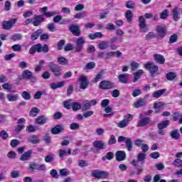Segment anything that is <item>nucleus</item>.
<instances>
[{"mask_svg":"<svg viewBox=\"0 0 182 182\" xmlns=\"http://www.w3.org/2000/svg\"><path fill=\"white\" fill-rule=\"evenodd\" d=\"M69 31L73 33V35H74V36H79L80 33H82L80 27H79V25L76 23L71 25L69 27Z\"/></svg>","mask_w":182,"mask_h":182,"instance_id":"11","label":"nucleus"},{"mask_svg":"<svg viewBox=\"0 0 182 182\" xmlns=\"http://www.w3.org/2000/svg\"><path fill=\"white\" fill-rule=\"evenodd\" d=\"M126 6L129 9H133L136 6V4H134V1H127Z\"/></svg>","mask_w":182,"mask_h":182,"instance_id":"64","label":"nucleus"},{"mask_svg":"<svg viewBox=\"0 0 182 182\" xmlns=\"http://www.w3.org/2000/svg\"><path fill=\"white\" fill-rule=\"evenodd\" d=\"M170 124V121L168 120H165L159 124H158V129H164Z\"/></svg>","mask_w":182,"mask_h":182,"instance_id":"40","label":"nucleus"},{"mask_svg":"<svg viewBox=\"0 0 182 182\" xmlns=\"http://www.w3.org/2000/svg\"><path fill=\"white\" fill-rule=\"evenodd\" d=\"M11 178H19V177H21V173L19 171H17V170L12 171L11 173Z\"/></svg>","mask_w":182,"mask_h":182,"instance_id":"42","label":"nucleus"},{"mask_svg":"<svg viewBox=\"0 0 182 182\" xmlns=\"http://www.w3.org/2000/svg\"><path fill=\"white\" fill-rule=\"evenodd\" d=\"M41 112V109L38 107H33L31 109V110L29 112V114L31 117H36L38 116V114Z\"/></svg>","mask_w":182,"mask_h":182,"instance_id":"39","label":"nucleus"},{"mask_svg":"<svg viewBox=\"0 0 182 182\" xmlns=\"http://www.w3.org/2000/svg\"><path fill=\"white\" fill-rule=\"evenodd\" d=\"M36 52H38V53H41V52H42V44L38 43V44L33 45L29 49L28 53L30 55H33V53H36Z\"/></svg>","mask_w":182,"mask_h":182,"instance_id":"14","label":"nucleus"},{"mask_svg":"<svg viewBox=\"0 0 182 182\" xmlns=\"http://www.w3.org/2000/svg\"><path fill=\"white\" fill-rule=\"evenodd\" d=\"M133 12H132V10H127L125 13V18L128 22V23H132V21H133Z\"/></svg>","mask_w":182,"mask_h":182,"instance_id":"29","label":"nucleus"},{"mask_svg":"<svg viewBox=\"0 0 182 182\" xmlns=\"http://www.w3.org/2000/svg\"><path fill=\"white\" fill-rule=\"evenodd\" d=\"M63 130H65L63 126L58 124L54 127L53 129H51V133L52 134H59L60 133H62Z\"/></svg>","mask_w":182,"mask_h":182,"instance_id":"22","label":"nucleus"},{"mask_svg":"<svg viewBox=\"0 0 182 182\" xmlns=\"http://www.w3.org/2000/svg\"><path fill=\"white\" fill-rule=\"evenodd\" d=\"M146 154L141 152L137 155V159H134L131 164L132 166H134V167H136V174L140 175L141 174V171H143V169L140 166H139V163L140 164H144V160H146Z\"/></svg>","mask_w":182,"mask_h":182,"instance_id":"1","label":"nucleus"},{"mask_svg":"<svg viewBox=\"0 0 182 182\" xmlns=\"http://www.w3.org/2000/svg\"><path fill=\"white\" fill-rule=\"evenodd\" d=\"M16 18H11L9 21H4L2 23L3 29L6 31H9V29L12 28V26L16 23Z\"/></svg>","mask_w":182,"mask_h":182,"instance_id":"10","label":"nucleus"},{"mask_svg":"<svg viewBox=\"0 0 182 182\" xmlns=\"http://www.w3.org/2000/svg\"><path fill=\"white\" fill-rule=\"evenodd\" d=\"M144 68L146 70H149L151 77H156L159 75V66L156 65L153 62L148 61L144 65Z\"/></svg>","mask_w":182,"mask_h":182,"instance_id":"2","label":"nucleus"},{"mask_svg":"<svg viewBox=\"0 0 182 182\" xmlns=\"http://www.w3.org/2000/svg\"><path fill=\"white\" fill-rule=\"evenodd\" d=\"M58 63L62 66H68L69 65V60L65 57H58Z\"/></svg>","mask_w":182,"mask_h":182,"instance_id":"30","label":"nucleus"},{"mask_svg":"<svg viewBox=\"0 0 182 182\" xmlns=\"http://www.w3.org/2000/svg\"><path fill=\"white\" fill-rule=\"evenodd\" d=\"M181 12V9L180 7H176L172 10L171 15L173 16V19L176 22H177V21H180Z\"/></svg>","mask_w":182,"mask_h":182,"instance_id":"13","label":"nucleus"},{"mask_svg":"<svg viewBox=\"0 0 182 182\" xmlns=\"http://www.w3.org/2000/svg\"><path fill=\"white\" fill-rule=\"evenodd\" d=\"M100 89H102V90H109L110 89H113L114 87V83L107 81V80H103L101 81L100 85H99Z\"/></svg>","mask_w":182,"mask_h":182,"instance_id":"7","label":"nucleus"},{"mask_svg":"<svg viewBox=\"0 0 182 182\" xmlns=\"http://www.w3.org/2000/svg\"><path fill=\"white\" fill-rule=\"evenodd\" d=\"M70 174V171L68 170L67 168H63L60 170V176L62 177H66L67 176H69Z\"/></svg>","mask_w":182,"mask_h":182,"instance_id":"43","label":"nucleus"},{"mask_svg":"<svg viewBox=\"0 0 182 182\" xmlns=\"http://www.w3.org/2000/svg\"><path fill=\"white\" fill-rule=\"evenodd\" d=\"M65 42L66 41L65 40H60V41L58 42L57 46H58V50H62V49H63V46H64Z\"/></svg>","mask_w":182,"mask_h":182,"instance_id":"52","label":"nucleus"},{"mask_svg":"<svg viewBox=\"0 0 182 182\" xmlns=\"http://www.w3.org/2000/svg\"><path fill=\"white\" fill-rule=\"evenodd\" d=\"M21 97L24 100H31V99H32V95H31V93L28 91H23L21 94Z\"/></svg>","mask_w":182,"mask_h":182,"instance_id":"41","label":"nucleus"},{"mask_svg":"<svg viewBox=\"0 0 182 182\" xmlns=\"http://www.w3.org/2000/svg\"><path fill=\"white\" fill-rule=\"evenodd\" d=\"M99 49L101 50H105L109 48V42L107 41H101L98 45Z\"/></svg>","mask_w":182,"mask_h":182,"instance_id":"38","label":"nucleus"},{"mask_svg":"<svg viewBox=\"0 0 182 182\" xmlns=\"http://www.w3.org/2000/svg\"><path fill=\"white\" fill-rule=\"evenodd\" d=\"M103 76H105V72L104 71H101L100 73H98L95 78V82H99V80H100V79L103 78Z\"/></svg>","mask_w":182,"mask_h":182,"instance_id":"58","label":"nucleus"},{"mask_svg":"<svg viewBox=\"0 0 182 182\" xmlns=\"http://www.w3.org/2000/svg\"><path fill=\"white\" fill-rule=\"evenodd\" d=\"M177 75L174 73H168L166 74V79L167 80H174L176 79Z\"/></svg>","mask_w":182,"mask_h":182,"instance_id":"45","label":"nucleus"},{"mask_svg":"<svg viewBox=\"0 0 182 182\" xmlns=\"http://www.w3.org/2000/svg\"><path fill=\"white\" fill-rule=\"evenodd\" d=\"M55 156L53 155H48V156H46L45 157V162L46 163H52V161H53V159H54Z\"/></svg>","mask_w":182,"mask_h":182,"instance_id":"62","label":"nucleus"},{"mask_svg":"<svg viewBox=\"0 0 182 182\" xmlns=\"http://www.w3.org/2000/svg\"><path fill=\"white\" fill-rule=\"evenodd\" d=\"M48 68H50V71L55 77H59L62 75V68L53 62H50L48 63Z\"/></svg>","mask_w":182,"mask_h":182,"instance_id":"4","label":"nucleus"},{"mask_svg":"<svg viewBox=\"0 0 182 182\" xmlns=\"http://www.w3.org/2000/svg\"><path fill=\"white\" fill-rule=\"evenodd\" d=\"M92 177H95V178H97L98 180L108 178L109 172L105 171H101L99 169H95L92 171Z\"/></svg>","mask_w":182,"mask_h":182,"instance_id":"5","label":"nucleus"},{"mask_svg":"<svg viewBox=\"0 0 182 182\" xmlns=\"http://www.w3.org/2000/svg\"><path fill=\"white\" fill-rule=\"evenodd\" d=\"M65 86V81H60L58 83L53 82L50 84V87L53 90H56V89H60V87H63Z\"/></svg>","mask_w":182,"mask_h":182,"instance_id":"24","label":"nucleus"},{"mask_svg":"<svg viewBox=\"0 0 182 182\" xmlns=\"http://www.w3.org/2000/svg\"><path fill=\"white\" fill-rule=\"evenodd\" d=\"M22 77L23 79H26L27 80H29L31 79H36L35 76H33V73H32L29 70H25L22 73Z\"/></svg>","mask_w":182,"mask_h":182,"instance_id":"18","label":"nucleus"},{"mask_svg":"<svg viewBox=\"0 0 182 182\" xmlns=\"http://www.w3.org/2000/svg\"><path fill=\"white\" fill-rule=\"evenodd\" d=\"M128 124H129L127 123V122L123 119L118 124V127H119L120 129H124V127H127Z\"/></svg>","mask_w":182,"mask_h":182,"instance_id":"55","label":"nucleus"},{"mask_svg":"<svg viewBox=\"0 0 182 182\" xmlns=\"http://www.w3.org/2000/svg\"><path fill=\"white\" fill-rule=\"evenodd\" d=\"M150 123V117H146L141 118L139 122H138L137 127H144V126H147Z\"/></svg>","mask_w":182,"mask_h":182,"instance_id":"23","label":"nucleus"},{"mask_svg":"<svg viewBox=\"0 0 182 182\" xmlns=\"http://www.w3.org/2000/svg\"><path fill=\"white\" fill-rule=\"evenodd\" d=\"M78 166H80V167H87V166H89V163L85 160H80L78 162Z\"/></svg>","mask_w":182,"mask_h":182,"instance_id":"63","label":"nucleus"},{"mask_svg":"<svg viewBox=\"0 0 182 182\" xmlns=\"http://www.w3.org/2000/svg\"><path fill=\"white\" fill-rule=\"evenodd\" d=\"M93 146L97 150H104V149H106V144L103 141L96 140L93 142Z\"/></svg>","mask_w":182,"mask_h":182,"instance_id":"16","label":"nucleus"},{"mask_svg":"<svg viewBox=\"0 0 182 182\" xmlns=\"http://www.w3.org/2000/svg\"><path fill=\"white\" fill-rule=\"evenodd\" d=\"M78 82H80V89L85 90L87 89V86H89V82H87V77L85 75H81L78 78Z\"/></svg>","mask_w":182,"mask_h":182,"instance_id":"9","label":"nucleus"},{"mask_svg":"<svg viewBox=\"0 0 182 182\" xmlns=\"http://www.w3.org/2000/svg\"><path fill=\"white\" fill-rule=\"evenodd\" d=\"M130 66H131L132 70H136V69H139V68H140V64L136 62H132L130 63Z\"/></svg>","mask_w":182,"mask_h":182,"instance_id":"53","label":"nucleus"},{"mask_svg":"<svg viewBox=\"0 0 182 182\" xmlns=\"http://www.w3.org/2000/svg\"><path fill=\"white\" fill-rule=\"evenodd\" d=\"M23 36L22 34H14L11 37V40L14 41V42H16V41H21L22 39Z\"/></svg>","mask_w":182,"mask_h":182,"instance_id":"44","label":"nucleus"},{"mask_svg":"<svg viewBox=\"0 0 182 182\" xmlns=\"http://www.w3.org/2000/svg\"><path fill=\"white\" fill-rule=\"evenodd\" d=\"M143 106H146V100L144 99L141 98L134 103V107H136V109L143 107Z\"/></svg>","mask_w":182,"mask_h":182,"instance_id":"27","label":"nucleus"},{"mask_svg":"<svg viewBox=\"0 0 182 182\" xmlns=\"http://www.w3.org/2000/svg\"><path fill=\"white\" fill-rule=\"evenodd\" d=\"M170 12L168 11V10H164L160 14L161 19H167V16H168Z\"/></svg>","mask_w":182,"mask_h":182,"instance_id":"46","label":"nucleus"},{"mask_svg":"<svg viewBox=\"0 0 182 182\" xmlns=\"http://www.w3.org/2000/svg\"><path fill=\"white\" fill-rule=\"evenodd\" d=\"M116 136L114 135H111L108 141V144L110 146L112 144H116Z\"/></svg>","mask_w":182,"mask_h":182,"instance_id":"57","label":"nucleus"},{"mask_svg":"<svg viewBox=\"0 0 182 182\" xmlns=\"http://www.w3.org/2000/svg\"><path fill=\"white\" fill-rule=\"evenodd\" d=\"M75 48V47L73 46L72 43H68V44L65 46L64 50H65V52H69L70 50H73V48Z\"/></svg>","mask_w":182,"mask_h":182,"instance_id":"60","label":"nucleus"},{"mask_svg":"<svg viewBox=\"0 0 182 182\" xmlns=\"http://www.w3.org/2000/svg\"><path fill=\"white\" fill-rule=\"evenodd\" d=\"M48 122V118L45 116H40L38 117V118H36V123L37 124H40L41 126H42L43 124H45V123Z\"/></svg>","mask_w":182,"mask_h":182,"instance_id":"25","label":"nucleus"},{"mask_svg":"<svg viewBox=\"0 0 182 182\" xmlns=\"http://www.w3.org/2000/svg\"><path fill=\"white\" fill-rule=\"evenodd\" d=\"M72 102H73V100L65 101L63 102L64 107H65V109H70V107H72Z\"/></svg>","mask_w":182,"mask_h":182,"instance_id":"50","label":"nucleus"},{"mask_svg":"<svg viewBox=\"0 0 182 182\" xmlns=\"http://www.w3.org/2000/svg\"><path fill=\"white\" fill-rule=\"evenodd\" d=\"M29 143H31L32 144H38L41 140L38 139V136L36 135H32L28 139Z\"/></svg>","mask_w":182,"mask_h":182,"instance_id":"36","label":"nucleus"},{"mask_svg":"<svg viewBox=\"0 0 182 182\" xmlns=\"http://www.w3.org/2000/svg\"><path fill=\"white\" fill-rule=\"evenodd\" d=\"M32 153H33V151H32V149L26 151L21 156L20 160H21V161H26L29 160L31 159V156H32Z\"/></svg>","mask_w":182,"mask_h":182,"instance_id":"21","label":"nucleus"},{"mask_svg":"<svg viewBox=\"0 0 182 182\" xmlns=\"http://www.w3.org/2000/svg\"><path fill=\"white\" fill-rule=\"evenodd\" d=\"M43 31L42 29H38L34 33L31 34V41H36L38 39V37L41 36L42 35Z\"/></svg>","mask_w":182,"mask_h":182,"instance_id":"26","label":"nucleus"},{"mask_svg":"<svg viewBox=\"0 0 182 182\" xmlns=\"http://www.w3.org/2000/svg\"><path fill=\"white\" fill-rule=\"evenodd\" d=\"M45 21V18H43V16L39 15V16H35L33 18V25L34 26H39V25H41V23H42V22Z\"/></svg>","mask_w":182,"mask_h":182,"instance_id":"17","label":"nucleus"},{"mask_svg":"<svg viewBox=\"0 0 182 182\" xmlns=\"http://www.w3.org/2000/svg\"><path fill=\"white\" fill-rule=\"evenodd\" d=\"M27 170L29 173H33L35 170H37L38 171H45L46 170V165L30 162Z\"/></svg>","mask_w":182,"mask_h":182,"instance_id":"3","label":"nucleus"},{"mask_svg":"<svg viewBox=\"0 0 182 182\" xmlns=\"http://www.w3.org/2000/svg\"><path fill=\"white\" fill-rule=\"evenodd\" d=\"M43 140L46 143V144H50V143H52V137L48 134H46L43 136Z\"/></svg>","mask_w":182,"mask_h":182,"instance_id":"49","label":"nucleus"},{"mask_svg":"<svg viewBox=\"0 0 182 182\" xmlns=\"http://www.w3.org/2000/svg\"><path fill=\"white\" fill-rule=\"evenodd\" d=\"M154 59L156 63H159V65H164L166 63V58H164V56H163L161 54H155L154 55Z\"/></svg>","mask_w":182,"mask_h":182,"instance_id":"19","label":"nucleus"},{"mask_svg":"<svg viewBox=\"0 0 182 182\" xmlns=\"http://www.w3.org/2000/svg\"><path fill=\"white\" fill-rule=\"evenodd\" d=\"M171 139L174 140H178L180 139V133L178 132V129H175L172 131L170 134Z\"/></svg>","mask_w":182,"mask_h":182,"instance_id":"34","label":"nucleus"},{"mask_svg":"<svg viewBox=\"0 0 182 182\" xmlns=\"http://www.w3.org/2000/svg\"><path fill=\"white\" fill-rule=\"evenodd\" d=\"M173 166L178 168L182 167V160L180 159H175L173 162Z\"/></svg>","mask_w":182,"mask_h":182,"instance_id":"47","label":"nucleus"},{"mask_svg":"<svg viewBox=\"0 0 182 182\" xmlns=\"http://www.w3.org/2000/svg\"><path fill=\"white\" fill-rule=\"evenodd\" d=\"M85 68L89 70L95 69V68H96V63L94 62H90L86 65Z\"/></svg>","mask_w":182,"mask_h":182,"instance_id":"61","label":"nucleus"},{"mask_svg":"<svg viewBox=\"0 0 182 182\" xmlns=\"http://www.w3.org/2000/svg\"><path fill=\"white\" fill-rule=\"evenodd\" d=\"M127 77H129V74L124 73L119 75L118 79L121 83H127Z\"/></svg>","mask_w":182,"mask_h":182,"instance_id":"32","label":"nucleus"},{"mask_svg":"<svg viewBox=\"0 0 182 182\" xmlns=\"http://www.w3.org/2000/svg\"><path fill=\"white\" fill-rule=\"evenodd\" d=\"M139 28L142 29V32H147L149 31V28H147V24L146 23V18L144 16H140L139 18Z\"/></svg>","mask_w":182,"mask_h":182,"instance_id":"15","label":"nucleus"},{"mask_svg":"<svg viewBox=\"0 0 182 182\" xmlns=\"http://www.w3.org/2000/svg\"><path fill=\"white\" fill-rule=\"evenodd\" d=\"M42 95H43V92L37 91L33 96V99H35L36 100H38V99H41V97H42Z\"/></svg>","mask_w":182,"mask_h":182,"instance_id":"59","label":"nucleus"},{"mask_svg":"<svg viewBox=\"0 0 182 182\" xmlns=\"http://www.w3.org/2000/svg\"><path fill=\"white\" fill-rule=\"evenodd\" d=\"M50 174L53 178H59V174L58 173V171H56V169H52Z\"/></svg>","mask_w":182,"mask_h":182,"instance_id":"54","label":"nucleus"},{"mask_svg":"<svg viewBox=\"0 0 182 182\" xmlns=\"http://www.w3.org/2000/svg\"><path fill=\"white\" fill-rule=\"evenodd\" d=\"M143 73H144V71H143V70H139L138 71L134 73V83H136V82H137V80H139V79L141 77V75H143Z\"/></svg>","mask_w":182,"mask_h":182,"instance_id":"31","label":"nucleus"},{"mask_svg":"<svg viewBox=\"0 0 182 182\" xmlns=\"http://www.w3.org/2000/svg\"><path fill=\"white\" fill-rule=\"evenodd\" d=\"M117 161H123L126 160V152L124 151H118L115 155Z\"/></svg>","mask_w":182,"mask_h":182,"instance_id":"20","label":"nucleus"},{"mask_svg":"<svg viewBox=\"0 0 182 182\" xmlns=\"http://www.w3.org/2000/svg\"><path fill=\"white\" fill-rule=\"evenodd\" d=\"M46 11H48V6H44L39 9L40 12H43V15L46 18H50L51 16H55V15H58L59 14L56 11H51V12Z\"/></svg>","mask_w":182,"mask_h":182,"instance_id":"12","label":"nucleus"},{"mask_svg":"<svg viewBox=\"0 0 182 182\" xmlns=\"http://www.w3.org/2000/svg\"><path fill=\"white\" fill-rule=\"evenodd\" d=\"M125 143L128 151H132V150H133V141H132V139L127 138Z\"/></svg>","mask_w":182,"mask_h":182,"instance_id":"37","label":"nucleus"},{"mask_svg":"<svg viewBox=\"0 0 182 182\" xmlns=\"http://www.w3.org/2000/svg\"><path fill=\"white\" fill-rule=\"evenodd\" d=\"M71 107L73 112H77V110H80V109H82V104L74 102L71 104Z\"/></svg>","mask_w":182,"mask_h":182,"instance_id":"35","label":"nucleus"},{"mask_svg":"<svg viewBox=\"0 0 182 182\" xmlns=\"http://www.w3.org/2000/svg\"><path fill=\"white\" fill-rule=\"evenodd\" d=\"M90 103L89 102V100H86L83 106L82 107V112H86V110H89L90 109Z\"/></svg>","mask_w":182,"mask_h":182,"instance_id":"48","label":"nucleus"},{"mask_svg":"<svg viewBox=\"0 0 182 182\" xmlns=\"http://www.w3.org/2000/svg\"><path fill=\"white\" fill-rule=\"evenodd\" d=\"M135 146H136V147H141L144 144V140L143 139H137L135 140Z\"/></svg>","mask_w":182,"mask_h":182,"instance_id":"56","label":"nucleus"},{"mask_svg":"<svg viewBox=\"0 0 182 182\" xmlns=\"http://www.w3.org/2000/svg\"><path fill=\"white\" fill-rule=\"evenodd\" d=\"M73 89H74L73 84H70L68 86V88H67V95L68 96H70V95H72L73 93Z\"/></svg>","mask_w":182,"mask_h":182,"instance_id":"51","label":"nucleus"},{"mask_svg":"<svg viewBox=\"0 0 182 182\" xmlns=\"http://www.w3.org/2000/svg\"><path fill=\"white\" fill-rule=\"evenodd\" d=\"M86 43V40L85 39V37H79L75 41V50L76 52H81V50L83 49V46Z\"/></svg>","mask_w":182,"mask_h":182,"instance_id":"8","label":"nucleus"},{"mask_svg":"<svg viewBox=\"0 0 182 182\" xmlns=\"http://www.w3.org/2000/svg\"><path fill=\"white\" fill-rule=\"evenodd\" d=\"M156 31L157 32L156 36L158 39H163L167 34V27L166 25L157 26Z\"/></svg>","mask_w":182,"mask_h":182,"instance_id":"6","label":"nucleus"},{"mask_svg":"<svg viewBox=\"0 0 182 182\" xmlns=\"http://www.w3.org/2000/svg\"><path fill=\"white\" fill-rule=\"evenodd\" d=\"M9 102H16L19 99V95L18 94H8L6 95Z\"/></svg>","mask_w":182,"mask_h":182,"instance_id":"28","label":"nucleus"},{"mask_svg":"<svg viewBox=\"0 0 182 182\" xmlns=\"http://www.w3.org/2000/svg\"><path fill=\"white\" fill-rule=\"evenodd\" d=\"M166 92V90L165 89H162V90H159L156 92H154L152 94L153 97H156V99H159V97H161V96H163V94Z\"/></svg>","mask_w":182,"mask_h":182,"instance_id":"33","label":"nucleus"}]
</instances>
